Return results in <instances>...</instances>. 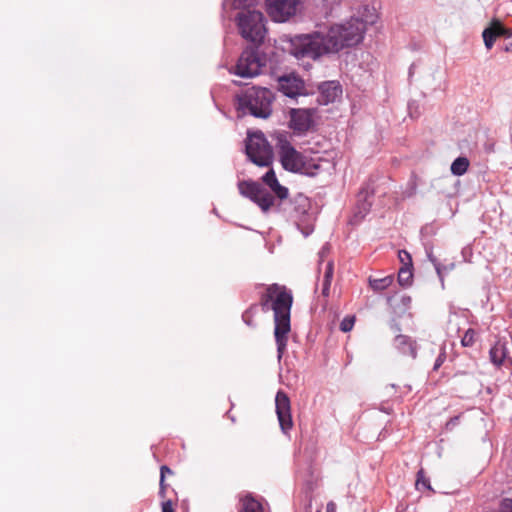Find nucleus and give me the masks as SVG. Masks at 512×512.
<instances>
[{"mask_svg": "<svg viewBox=\"0 0 512 512\" xmlns=\"http://www.w3.org/2000/svg\"><path fill=\"white\" fill-rule=\"evenodd\" d=\"M245 149L248 158L254 164L264 167L272 163L273 151L262 132L248 134Z\"/></svg>", "mask_w": 512, "mask_h": 512, "instance_id": "6", "label": "nucleus"}, {"mask_svg": "<svg viewBox=\"0 0 512 512\" xmlns=\"http://www.w3.org/2000/svg\"><path fill=\"white\" fill-rule=\"evenodd\" d=\"M243 512H265L261 503L251 496H246L242 500Z\"/></svg>", "mask_w": 512, "mask_h": 512, "instance_id": "21", "label": "nucleus"}, {"mask_svg": "<svg viewBox=\"0 0 512 512\" xmlns=\"http://www.w3.org/2000/svg\"><path fill=\"white\" fill-rule=\"evenodd\" d=\"M292 302L291 292L285 286L276 283L267 286L260 299L263 311L266 312L272 309L274 312V336L279 359L282 358L287 347L288 334L291 329L290 312Z\"/></svg>", "mask_w": 512, "mask_h": 512, "instance_id": "2", "label": "nucleus"}, {"mask_svg": "<svg viewBox=\"0 0 512 512\" xmlns=\"http://www.w3.org/2000/svg\"><path fill=\"white\" fill-rule=\"evenodd\" d=\"M398 257L400 262L402 263V266L412 267V258L407 251L400 250L398 253Z\"/></svg>", "mask_w": 512, "mask_h": 512, "instance_id": "27", "label": "nucleus"}, {"mask_svg": "<svg viewBox=\"0 0 512 512\" xmlns=\"http://www.w3.org/2000/svg\"><path fill=\"white\" fill-rule=\"evenodd\" d=\"M266 65V58L257 50L246 49L242 52L235 67V74L243 78L259 75Z\"/></svg>", "mask_w": 512, "mask_h": 512, "instance_id": "7", "label": "nucleus"}, {"mask_svg": "<svg viewBox=\"0 0 512 512\" xmlns=\"http://www.w3.org/2000/svg\"><path fill=\"white\" fill-rule=\"evenodd\" d=\"M256 0H235V3L239 6V7H250L252 5H254Z\"/></svg>", "mask_w": 512, "mask_h": 512, "instance_id": "32", "label": "nucleus"}, {"mask_svg": "<svg viewBox=\"0 0 512 512\" xmlns=\"http://www.w3.org/2000/svg\"><path fill=\"white\" fill-rule=\"evenodd\" d=\"M326 512H336V504L333 501L328 502Z\"/></svg>", "mask_w": 512, "mask_h": 512, "instance_id": "36", "label": "nucleus"}, {"mask_svg": "<svg viewBox=\"0 0 512 512\" xmlns=\"http://www.w3.org/2000/svg\"><path fill=\"white\" fill-rule=\"evenodd\" d=\"M238 189L241 195L251 199L263 212H268L274 204L272 194L256 182L241 181Z\"/></svg>", "mask_w": 512, "mask_h": 512, "instance_id": "8", "label": "nucleus"}, {"mask_svg": "<svg viewBox=\"0 0 512 512\" xmlns=\"http://www.w3.org/2000/svg\"><path fill=\"white\" fill-rule=\"evenodd\" d=\"M317 512H321L320 510H317Z\"/></svg>", "mask_w": 512, "mask_h": 512, "instance_id": "39", "label": "nucleus"}, {"mask_svg": "<svg viewBox=\"0 0 512 512\" xmlns=\"http://www.w3.org/2000/svg\"><path fill=\"white\" fill-rule=\"evenodd\" d=\"M444 359H445L444 353L440 354L438 356V358L436 359L435 365H434V370H437L442 365V363L444 362Z\"/></svg>", "mask_w": 512, "mask_h": 512, "instance_id": "35", "label": "nucleus"}, {"mask_svg": "<svg viewBox=\"0 0 512 512\" xmlns=\"http://www.w3.org/2000/svg\"><path fill=\"white\" fill-rule=\"evenodd\" d=\"M276 413L280 427L284 433L292 428L290 400L286 393L278 391L275 398Z\"/></svg>", "mask_w": 512, "mask_h": 512, "instance_id": "11", "label": "nucleus"}, {"mask_svg": "<svg viewBox=\"0 0 512 512\" xmlns=\"http://www.w3.org/2000/svg\"><path fill=\"white\" fill-rule=\"evenodd\" d=\"M279 89L286 96L294 98L305 92L304 82L295 74L285 75L279 78Z\"/></svg>", "mask_w": 512, "mask_h": 512, "instance_id": "13", "label": "nucleus"}, {"mask_svg": "<svg viewBox=\"0 0 512 512\" xmlns=\"http://www.w3.org/2000/svg\"><path fill=\"white\" fill-rule=\"evenodd\" d=\"M432 262L434 263L437 273L440 275V265L436 262V260H432Z\"/></svg>", "mask_w": 512, "mask_h": 512, "instance_id": "38", "label": "nucleus"}, {"mask_svg": "<svg viewBox=\"0 0 512 512\" xmlns=\"http://www.w3.org/2000/svg\"><path fill=\"white\" fill-rule=\"evenodd\" d=\"M355 324V316H347L340 323V330L343 332H349L353 329Z\"/></svg>", "mask_w": 512, "mask_h": 512, "instance_id": "26", "label": "nucleus"}, {"mask_svg": "<svg viewBox=\"0 0 512 512\" xmlns=\"http://www.w3.org/2000/svg\"><path fill=\"white\" fill-rule=\"evenodd\" d=\"M351 18L360 20L361 23L364 24V30L366 31L367 26L373 24L376 21L377 15L373 7L363 5L358 9L357 14L353 15Z\"/></svg>", "mask_w": 512, "mask_h": 512, "instance_id": "18", "label": "nucleus"}, {"mask_svg": "<svg viewBox=\"0 0 512 512\" xmlns=\"http://www.w3.org/2000/svg\"><path fill=\"white\" fill-rule=\"evenodd\" d=\"M402 302L404 305H408L411 302V298L409 296H405L402 298Z\"/></svg>", "mask_w": 512, "mask_h": 512, "instance_id": "37", "label": "nucleus"}, {"mask_svg": "<svg viewBox=\"0 0 512 512\" xmlns=\"http://www.w3.org/2000/svg\"><path fill=\"white\" fill-rule=\"evenodd\" d=\"M267 11L276 22H284L296 12L298 0H266Z\"/></svg>", "mask_w": 512, "mask_h": 512, "instance_id": "10", "label": "nucleus"}, {"mask_svg": "<svg viewBox=\"0 0 512 512\" xmlns=\"http://www.w3.org/2000/svg\"><path fill=\"white\" fill-rule=\"evenodd\" d=\"M365 32L360 20L350 18L342 24L331 26L325 34L315 32L297 37L293 42V54L297 58L316 59L323 54L335 53L344 47L358 44Z\"/></svg>", "mask_w": 512, "mask_h": 512, "instance_id": "1", "label": "nucleus"}, {"mask_svg": "<svg viewBox=\"0 0 512 512\" xmlns=\"http://www.w3.org/2000/svg\"><path fill=\"white\" fill-rule=\"evenodd\" d=\"M273 95L269 89L252 87L247 89L240 97L241 108L258 118H267L271 114Z\"/></svg>", "mask_w": 512, "mask_h": 512, "instance_id": "4", "label": "nucleus"}, {"mask_svg": "<svg viewBox=\"0 0 512 512\" xmlns=\"http://www.w3.org/2000/svg\"><path fill=\"white\" fill-rule=\"evenodd\" d=\"M319 93V103L327 105L341 96L342 88L336 81H327L319 86Z\"/></svg>", "mask_w": 512, "mask_h": 512, "instance_id": "14", "label": "nucleus"}, {"mask_svg": "<svg viewBox=\"0 0 512 512\" xmlns=\"http://www.w3.org/2000/svg\"><path fill=\"white\" fill-rule=\"evenodd\" d=\"M482 36L485 47L489 50L493 47L497 37L504 36L510 38L512 37V32L502 26L498 21H494L490 27L484 29ZM505 51H512V41L505 47Z\"/></svg>", "mask_w": 512, "mask_h": 512, "instance_id": "12", "label": "nucleus"}, {"mask_svg": "<svg viewBox=\"0 0 512 512\" xmlns=\"http://www.w3.org/2000/svg\"><path fill=\"white\" fill-rule=\"evenodd\" d=\"M160 487H161V491L164 490L165 486H164V479H165V476L166 474H172V471L169 467L163 465L160 469Z\"/></svg>", "mask_w": 512, "mask_h": 512, "instance_id": "30", "label": "nucleus"}, {"mask_svg": "<svg viewBox=\"0 0 512 512\" xmlns=\"http://www.w3.org/2000/svg\"><path fill=\"white\" fill-rule=\"evenodd\" d=\"M258 310V306L257 305H252L249 309H247L245 311V313L243 314V320L245 321V323L247 325H252V316L254 313H256Z\"/></svg>", "mask_w": 512, "mask_h": 512, "instance_id": "28", "label": "nucleus"}, {"mask_svg": "<svg viewBox=\"0 0 512 512\" xmlns=\"http://www.w3.org/2000/svg\"><path fill=\"white\" fill-rule=\"evenodd\" d=\"M333 272H334L333 262L329 261L325 268L323 280H328L329 282H331L332 278H333Z\"/></svg>", "mask_w": 512, "mask_h": 512, "instance_id": "29", "label": "nucleus"}, {"mask_svg": "<svg viewBox=\"0 0 512 512\" xmlns=\"http://www.w3.org/2000/svg\"><path fill=\"white\" fill-rule=\"evenodd\" d=\"M330 286H331V282H329L328 280H323L322 281V295L324 297H328L329 296V293H330Z\"/></svg>", "mask_w": 512, "mask_h": 512, "instance_id": "31", "label": "nucleus"}, {"mask_svg": "<svg viewBox=\"0 0 512 512\" xmlns=\"http://www.w3.org/2000/svg\"><path fill=\"white\" fill-rule=\"evenodd\" d=\"M415 486L418 490L431 489L428 479L425 478L423 470H419L417 473V480Z\"/></svg>", "mask_w": 512, "mask_h": 512, "instance_id": "24", "label": "nucleus"}, {"mask_svg": "<svg viewBox=\"0 0 512 512\" xmlns=\"http://www.w3.org/2000/svg\"><path fill=\"white\" fill-rule=\"evenodd\" d=\"M291 135L287 132L275 134V146L282 167L293 173L313 175V170L319 168L317 164L309 162L306 157L297 151L290 141Z\"/></svg>", "mask_w": 512, "mask_h": 512, "instance_id": "3", "label": "nucleus"}, {"mask_svg": "<svg viewBox=\"0 0 512 512\" xmlns=\"http://www.w3.org/2000/svg\"><path fill=\"white\" fill-rule=\"evenodd\" d=\"M394 346L403 355L412 357L417 356V345L409 336L397 335L394 339Z\"/></svg>", "mask_w": 512, "mask_h": 512, "instance_id": "15", "label": "nucleus"}, {"mask_svg": "<svg viewBox=\"0 0 512 512\" xmlns=\"http://www.w3.org/2000/svg\"><path fill=\"white\" fill-rule=\"evenodd\" d=\"M475 335H476V333L473 329H468L461 339L462 346H464V347L472 346L475 342Z\"/></svg>", "mask_w": 512, "mask_h": 512, "instance_id": "25", "label": "nucleus"}, {"mask_svg": "<svg viewBox=\"0 0 512 512\" xmlns=\"http://www.w3.org/2000/svg\"><path fill=\"white\" fill-rule=\"evenodd\" d=\"M393 282L392 276H386L383 278L369 279V284L374 291H383L388 288Z\"/></svg>", "mask_w": 512, "mask_h": 512, "instance_id": "22", "label": "nucleus"}, {"mask_svg": "<svg viewBox=\"0 0 512 512\" xmlns=\"http://www.w3.org/2000/svg\"><path fill=\"white\" fill-rule=\"evenodd\" d=\"M503 511L504 512H512V499H504L503 500Z\"/></svg>", "mask_w": 512, "mask_h": 512, "instance_id": "33", "label": "nucleus"}, {"mask_svg": "<svg viewBox=\"0 0 512 512\" xmlns=\"http://www.w3.org/2000/svg\"><path fill=\"white\" fill-rule=\"evenodd\" d=\"M237 26L240 35L247 41L261 43L265 37L266 28L264 16L257 10H243L238 13Z\"/></svg>", "mask_w": 512, "mask_h": 512, "instance_id": "5", "label": "nucleus"}, {"mask_svg": "<svg viewBox=\"0 0 512 512\" xmlns=\"http://www.w3.org/2000/svg\"><path fill=\"white\" fill-rule=\"evenodd\" d=\"M262 180L271 188V190L277 195L278 198L286 199L288 197V189L279 184L273 169H270L268 172H266V174L262 177Z\"/></svg>", "mask_w": 512, "mask_h": 512, "instance_id": "16", "label": "nucleus"}, {"mask_svg": "<svg viewBox=\"0 0 512 512\" xmlns=\"http://www.w3.org/2000/svg\"><path fill=\"white\" fill-rule=\"evenodd\" d=\"M314 109H291L289 127L298 135L307 133L314 125Z\"/></svg>", "mask_w": 512, "mask_h": 512, "instance_id": "9", "label": "nucleus"}, {"mask_svg": "<svg viewBox=\"0 0 512 512\" xmlns=\"http://www.w3.org/2000/svg\"><path fill=\"white\" fill-rule=\"evenodd\" d=\"M371 197L372 194L367 189H363L359 192L355 211L356 218L363 219L369 212L372 205Z\"/></svg>", "mask_w": 512, "mask_h": 512, "instance_id": "17", "label": "nucleus"}, {"mask_svg": "<svg viewBox=\"0 0 512 512\" xmlns=\"http://www.w3.org/2000/svg\"><path fill=\"white\" fill-rule=\"evenodd\" d=\"M412 267L402 266L398 272V282L401 286H408L412 279Z\"/></svg>", "mask_w": 512, "mask_h": 512, "instance_id": "23", "label": "nucleus"}, {"mask_svg": "<svg viewBox=\"0 0 512 512\" xmlns=\"http://www.w3.org/2000/svg\"><path fill=\"white\" fill-rule=\"evenodd\" d=\"M162 512H174L171 501L162 504Z\"/></svg>", "mask_w": 512, "mask_h": 512, "instance_id": "34", "label": "nucleus"}, {"mask_svg": "<svg viewBox=\"0 0 512 512\" xmlns=\"http://www.w3.org/2000/svg\"><path fill=\"white\" fill-rule=\"evenodd\" d=\"M508 348L505 343L498 341L491 349H490V360L496 365L500 366L506 359L508 355Z\"/></svg>", "mask_w": 512, "mask_h": 512, "instance_id": "19", "label": "nucleus"}, {"mask_svg": "<svg viewBox=\"0 0 512 512\" xmlns=\"http://www.w3.org/2000/svg\"><path fill=\"white\" fill-rule=\"evenodd\" d=\"M469 167V160L466 157H458L451 164V173L455 176H462Z\"/></svg>", "mask_w": 512, "mask_h": 512, "instance_id": "20", "label": "nucleus"}]
</instances>
